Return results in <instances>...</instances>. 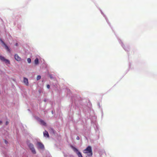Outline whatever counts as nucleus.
I'll return each mask as SVG.
<instances>
[{
    "mask_svg": "<svg viewBox=\"0 0 157 157\" xmlns=\"http://www.w3.org/2000/svg\"><path fill=\"white\" fill-rule=\"evenodd\" d=\"M83 153L87 154V156H91L93 155V152L91 147L90 146H88L83 151Z\"/></svg>",
    "mask_w": 157,
    "mask_h": 157,
    "instance_id": "1",
    "label": "nucleus"
},
{
    "mask_svg": "<svg viewBox=\"0 0 157 157\" xmlns=\"http://www.w3.org/2000/svg\"><path fill=\"white\" fill-rule=\"evenodd\" d=\"M27 145L28 147L31 150L32 153L33 154H36V153L35 149L34 147V145L33 144L30 143H28Z\"/></svg>",
    "mask_w": 157,
    "mask_h": 157,
    "instance_id": "2",
    "label": "nucleus"
},
{
    "mask_svg": "<svg viewBox=\"0 0 157 157\" xmlns=\"http://www.w3.org/2000/svg\"><path fill=\"white\" fill-rule=\"evenodd\" d=\"M71 147L73 149L74 151L77 154L78 157H83L81 153L80 152H79L77 149L73 146H71Z\"/></svg>",
    "mask_w": 157,
    "mask_h": 157,
    "instance_id": "3",
    "label": "nucleus"
},
{
    "mask_svg": "<svg viewBox=\"0 0 157 157\" xmlns=\"http://www.w3.org/2000/svg\"><path fill=\"white\" fill-rule=\"evenodd\" d=\"M0 59L2 61L8 64L10 63V61L8 59H5L3 56H0Z\"/></svg>",
    "mask_w": 157,
    "mask_h": 157,
    "instance_id": "4",
    "label": "nucleus"
},
{
    "mask_svg": "<svg viewBox=\"0 0 157 157\" xmlns=\"http://www.w3.org/2000/svg\"><path fill=\"white\" fill-rule=\"evenodd\" d=\"M0 40L1 41V43L4 46L5 49L7 50V51L9 52L10 53L11 50L9 48V47L4 43V41L2 40V39H0Z\"/></svg>",
    "mask_w": 157,
    "mask_h": 157,
    "instance_id": "5",
    "label": "nucleus"
},
{
    "mask_svg": "<svg viewBox=\"0 0 157 157\" xmlns=\"http://www.w3.org/2000/svg\"><path fill=\"white\" fill-rule=\"evenodd\" d=\"M36 145L38 146V148L41 149L44 148V145L41 143L38 142L37 143Z\"/></svg>",
    "mask_w": 157,
    "mask_h": 157,
    "instance_id": "6",
    "label": "nucleus"
},
{
    "mask_svg": "<svg viewBox=\"0 0 157 157\" xmlns=\"http://www.w3.org/2000/svg\"><path fill=\"white\" fill-rule=\"evenodd\" d=\"M14 58L15 59L18 61H20L21 60V57H20L17 54L15 55Z\"/></svg>",
    "mask_w": 157,
    "mask_h": 157,
    "instance_id": "7",
    "label": "nucleus"
},
{
    "mask_svg": "<svg viewBox=\"0 0 157 157\" xmlns=\"http://www.w3.org/2000/svg\"><path fill=\"white\" fill-rule=\"evenodd\" d=\"M23 82L24 83L26 86H28L29 85V82L28 79L25 77H24L23 78Z\"/></svg>",
    "mask_w": 157,
    "mask_h": 157,
    "instance_id": "8",
    "label": "nucleus"
},
{
    "mask_svg": "<svg viewBox=\"0 0 157 157\" xmlns=\"http://www.w3.org/2000/svg\"><path fill=\"white\" fill-rule=\"evenodd\" d=\"M44 136L45 137H49V135L48 132L46 131H45L44 132H43Z\"/></svg>",
    "mask_w": 157,
    "mask_h": 157,
    "instance_id": "9",
    "label": "nucleus"
},
{
    "mask_svg": "<svg viewBox=\"0 0 157 157\" xmlns=\"http://www.w3.org/2000/svg\"><path fill=\"white\" fill-rule=\"evenodd\" d=\"M40 122L41 124L44 126H46V123L43 120L40 119Z\"/></svg>",
    "mask_w": 157,
    "mask_h": 157,
    "instance_id": "10",
    "label": "nucleus"
},
{
    "mask_svg": "<svg viewBox=\"0 0 157 157\" xmlns=\"http://www.w3.org/2000/svg\"><path fill=\"white\" fill-rule=\"evenodd\" d=\"M34 63L36 64H37L39 63V59L38 58H36L34 60Z\"/></svg>",
    "mask_w": 157,
    "mask_h": 157,
    "instance_id": "11",
    "label": "nucleus"
},
{
    "mask_svg": "<svg viewBox=\"0 0 157 157\" xmlns=\"http://www.w3.org/2000/svg\"><path fill=\"white\" fill-rule=\"evenodd\" d=\"M27 61L28 63H30L31 62V59L30 58H29L27 59Z\"/></svg>",
    "mask_w": 157,
    "mask_h": 157,
    "instance_id": "12",
    "label": "nucleus"
},
{
    "mask_svg": "<svg viewBox=\"0 0 157 157\" xmlns=\"http://www.w3.org/2000/svg\"><path fill=\"white\" fill-rule=\"evenodd\" d=\"M41 78V76L40 75H38L37 77V80H39Z\"/></svg>",
    "mask_w": 157,
    "mask_h": 157,
    "instance_id": "13",
    "label": "nucleus"
},
{
    "mask_svg": "<svg viewBox=\"0 0 157 157\" xmlns=\"http://www.w3.org/2000/svg\"><path fill=\"white\" fill-rule=\"evenodd\" d=\"M49 76L50 78H51V79H53V78L52 76V75H49Z\"/></svg>",
    "mask_w": 157,
    "mask_h": 157,
    "instance_id": "14",
    "label": "nucleus"
},
{
    "mask_svg": "<svg viewBox=\"0 0 157 157\" xmlns=\"http://www.w3.org/2000/svg\"><path fill=\"white\" fill-rule=\"evenodd\" d=\"M9 122L8 121H6V125H7L9 124Z\"/></svg>",
    "mask_w": 157,
    "mask_h": 157,
    "instance_id": "15",
    "label": "nucleus"
},
{
    "mask_svg": "<svg viewBox=\"0 0 157 157\" xmlns=\"http://www.w3.org/2000/svg\"><path fill=\"white\" fill-rule=\"evenodd\" d=\"M47 87L48 89H49L50 87V85H47Z\"/></svg>",
    "mask_w": 157,
    "mask_h": 157,
    "instance_id": "16",
    "label": "nucleus"
},
{
    "mask_svg": "<svg viewBox=\"0 0 157 157\" xmlns=\"http://www.w3.org/2000/svg\"><path fill=\"white\" fill-rule=\"evenodd\" d=\"M76 139L77 140H79L80 139L79 137L78 136H77L76 137Z\"/></svg>",
    "mask_w": 157,
    "mask_h": 157,
    "instance_id": "17",
    "label": "nucleus"
},
{
    "mask_svg": "<svg viewBox=\"0 0 157 157\" xmlns=\"http://www.w3.org/2000/svg\"><path fill=\"white\" fill-rule=\"evenodd\" d=\"M5 143H6V144H7V141H6V140H5Z\"/></svg>",
    "mask_w": 157,
    "mask_h": 157,
    "instance_id": "18",
    "label": "nucleus"
},
{
    "mask_svg": "<svg viewBox=\"0 0 157 157\" xmlns=\"http://www.w3.org/2000/svg\"><path fill=\"white\" fill-rule=\"evenodd\" d=\"M2 123V121H0V124H1Z\"/></svg>",
    "mask_w": 157,
    "mask_h": 157,
    "instance_id": "19",
    "label": "nucleus"
},
{
    "mask_svg": "<svg viewBox=\"0 0 157 157\" xmlns=\"http://www.w3.org/2000/svg\"><path fill=\"white\" fill-rule=\"evenodd\" d=\"M15 45L17 46L18 45V44L17 43H16L15 44Z\"/></svg>",
    "mask_w": 157,
    "mask_h": 157,
    "instance_id": "20",
    "label": "nucleus"
},
{
    "mask_svg": "<svg viewBox=\"0 0 157 157\" xmlns=\"http://www.w3.org/2000/svg\"><path fill=\"white\" fill-rule=\"evenodd\" d=\"M52 114H53V111H52Z\"/></svg>",
    "mask_w": 157,
    "mask_h": 157,
    "instance_id": "21",
    "label": "nucleus"
}]
</instances>
